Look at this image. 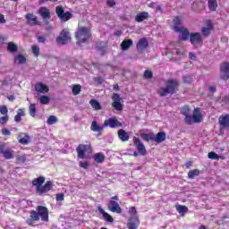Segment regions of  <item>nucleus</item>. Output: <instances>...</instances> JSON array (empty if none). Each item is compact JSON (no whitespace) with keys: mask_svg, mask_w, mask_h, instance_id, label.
I'll return each instance as SVG.
<instances>
[{"mask_svg":"<svg viewBox=\"0 0 229 229\" xmlns=\"http://www.w3.org/2000/svg\"><path fill=\"white\" fill-rule=\"evenodd\" d=\"M107 6H115V0H107Z\"/></svg>","mask_w":229,"mask_h":229,"instance_id":"obj_59","label":"nucleus"},{"mask_svg":"<svg viewBox=\"0 0 229 229\" xmlns=\"http://www.w3.org/2000/svg\"><path fill=\"white\" fill-rule=\"evenodd\" d=\"M203 121V114H201V110L199 108H195L192 116L186 117L187 124H192L194 123H201Z\"/></svg>","mask_w":229,"mask_h":229,"instance_id":"obj_6","label":"nucleus"},{"mask_svg":"<svg viewBox=\"0 0 229 229\" xmlns=\"http://www.w3.org/2000/svg\"><path fill=\"white\" fill-rule=\"evenodd\" d=\"M118 137L123 142L130 140V135L128 134V132H126V131L123 129H120L118 131Z\"/></svg>","mask_w":229,"mask_h":229,"instance_id":"obj_23","label":"nucleus"},{"mask_svg":"<svg viewBox=\"0 0 229 229\" xmlns=\"http://www.w3.org/2000/svg\"><path fill=\"white\" fill-rule=\"evenodd\" d=\"M131 46H133V41L131 39L123 40L121 44L122 51H128Z\"/></svg>","mask_w":229,"mask_h":229,"instance_id":"obj_28","label":"nucleus"},{"mask_svg":"<svg viewBox=\"0 0 229 229\" xmlns=\"http://www.w3.org/2000/svg\"><path fill=\"white\" fill-rule=\"evenodd\" d=\"M182 114L185 115V123H187V117H191V115H189V106L182 107Z\"/></svg>","mask_w":229,"mask_h":229,"instance_id":"obj_46","label":"nucleus"},{"mask_svg":"<svg viewBox=\"0 0 229 229\" xmlns=\"http://www.w3.org/2000/svg\"><path fill=\"white\" fill-rule=\"evenodd\" d=\"M44 182H46V178L44 176L35 178L32 181V185L36 187V192H38V194H46V192H49V191L53 189V182L51 181H47L45 185Z\"/></svg>","mask_w":229,"mask_h":229,"instance_id":"obj_1","label":"nucleus"},{"mask_svg":"<svg viewBox=\"0 0 229 229\" xmlns=\"http://www.w3.org/2000/svg\"><path fill=\"white\" fill-rule=\"evenodd\" d=\"M38 42L44 44V42H46V38L44 37H38Z\"/></svg>","mask_w":229,"mask_h":229,"instance_id":"obj_62","label":"nucleus"},{"mask_svg":"<svg viewBox=\"0 0 229 229\" xmlns=\"http://www.w3.org/2000/svg\"><path fill=\"white\" fill-rule=\"evenodd\" d=\"M38 13L43 17L44 19H50L51 13L49 12V9L47 7H41L38 10Z\"/></svg>","mask_w":229,"mask_h":229,"instance_id":"obj_25","label":"nucleus"},{"mask_svg":"<svg viewBox=\"0 0 229 229\" xmlns=\"http://www.w3.org/2000/svg\"><path fill=\"white\" fill-rule=\"evenodd\" d=\"M18 140H19L20 144L26 145V144L30 143V138L28 134L21 132L18 135Z\"/></svg>","mask_w":229,"mask_h":229,"instance_id":"obj_19","label":"nucleus"},{"mask_svg":"<svg viewBox=\"0 0 229 229\" xmlns=\"http://www.w3.org/2000/svg\"><path fill=\"white\" fill-rule=\"evenodd\" d=\"M165 140V132H158L154 139L155 142H157V144H160V142H164Z\"/></svg>","mask_w":229,"mask_h":229,"instance_id":"obj_30","label":"nucleus"},{"mask_svg":"<svg viewBox=\"0 0 229 229\" xmlns=\"http://www.w3.org/2000/svg\"><path fill=\"white\" fill-rule=\"evenodd\" d=\"M108 126H109V128H119V127L123 126V123H121V122H119L117 120V118L111 117L107 120H105V122H104V128H106Z\"/></svg>","mask_w":229,"mask_h":229,"instance_id":"obj_9","label":"nucleus"},{"mask_svg":"<svg viewBox=\"0 0 229 229\" xmlns=\"http://www.w3.org/2000/svg\"><path fill=\"white\" fill-rule=\"evenodd\" d=\"M72 14L69 12L64 13L59 16V19L63 21V22H67V21H69V19H72Z\"/></svg>","mask_w":229,"mask_h":229,"instance_id":"obj_34","label":"nucleus"},{"mask_svg":"<svg viewBox=\"0 0 229 229\" xmlns=\"http://www.w3.org/2000/svg\"><path fill=\"white\" fill-rule=\"evenodd\" d=\"M208 6L211 12H216L217 10V0H208Z\"/></svg>","mask_w":229,"mask_h":229,"instance_id":"obj_32","label":"nucleus"},{"mask_svg":"<svg viewBox=\"0 0 229 229\" xmlns=\"http://www.w3.org/2000/svg\"><path fill=\"white\" fill-rule=\"evenodd\" d=\"M27 22L30 24V26H35L38 24V20L37 19V16L35 14L28 13L26 15Z\"/></svg>","mask_w":229,"mask_h":229,"instance_id":"obj_21","label":"nucleus"},{"mask_svg":"<svg viewBox=\"0 0 229 229\" xmlns=\"http://www.w3.org/2000/svg\"><path fill=\"white\" fill-rule=\"evenodd\" d=\"M14 62L18 64H26V57L22 55H18L14 57Z\"/></svg>","mask_w":229,"mask_h":229,"instance_id":"obj_35","label":"nucleus"},{"mask_svg":"<svg viewBox=\"0 0 229 229\" xmlns=\"http://www.w3.org/2000/svg\"><path fill=\"white\" fill-rule=\"evenodd\" d=\"M208 158H210L211 160H219V158H222V159L225 158V157H223L217 155L216 152H209V153L208 154Z\"/></svg>","mask_w":229,"mask_h":229,"instance_id":"obj_42","label":"nucleus"},{"mask_svg":"<svg viewBox=\"0 0 229 229\" xmlns=\"http://www.w3.org/2000/svg\"><path fill=\"white\" fill-rule=\"evenodd\" d=\"M64 13V7L62 6H57L56 7V14L60 18V16Z\"/></svg>","mask_w":229,"mask_h":229,"instance_id":"obj_52","label":"nucleus"},{"mask_svg":"<svg viewBox=\"0 0 229 229\" xmlns=\"http://www.w3.org/2000/svg\"><path fill=\"white\" fill-rule=\"evenodd\" d=\"M35 90L40 94H47V92H49V87L42 82H38L35 85Z\"/></svg>","mask_w":229,"mask_h":229,"instance_id":"obj_15","label":"nucleus"},{"mask_svg":"<svg viewBox=\"0 0 229 229\" xmlns=\"http://www.w3.org/2000/svg\"><path fill=\"white\" fill-rule=\"evenodd\" d=\"M24 109H18L17 114L14 116V121L16 123H21V117H24Z\"/></svg>","mask_w":229,"mask_h":229,"instance_id":"obj_37","label":"nucleus"},{"mask_svg":"<svg viewBox=\"0 0 229 229\" xmlns=\"http://www.w3.org/2000/svg\"><path fill=\"white\" fill-rule=\"evenodd\" d=\"M141 139H143V140H155V133L153 132H149V133H141L140 134Z\"/></svg>","mask_w":229,"mask_h":229,"instance_id":"obj_31","label":"nucleus"},{"mask_svg":"<svg viewBox=\"0 0 229 229\" xmlns=\"http://www.w3.org/2000/svg\"><path fill=\"white\" fill-rule=\"evenodd\" d=\"M129 214H130L131 217H138L137 216V209L135 208V207L130 208Z\"/></svg>","mask_w":229,"mask_h":229,"instance_id":"obj_47","label":"nucleus"},{"mask_svg":"<svg viewBox=\"0 0 229 229\" xmlns=\"http://www.w3.org/2000/svg\"><path fill=\"white\" fill-rule=\"evenodd\" d=\"M174 24L175 26H178L179 24H182V19L180 17H177L174 20Z\"/></svg>","mask_w":229,"mask_h":229,"instance_id":"obj_56","label":"nucleus"},{"mask_svg":"<svg viewBox=\"0 0 229 229\" xmlns=\"http://www.w3.org/2000/svg\"><path fill=\"white\" fill-rule=\"evenodd\" d=\"M189 57H190V60H194V61L198 60V57L192 52L189 53Z\"/></svg>","mask_w":229,"mask_h":229,"instance_id":"obj_57","label":"nucleus"},{"mask_svg":"<svg viewBox=\"0 0 229 229\" xmlns=\"http://www.w3.org/2000/svg\"><path fill=\"white\" fill-rule=\"evenodd\" d=\"M6 22V20H4V15L0 14V24H4Z\"/></svg>","mask_w":229,"mask_h":229,"instance_id":"obj_61","label":"nucleus"},{"mask_svg":"<svg viewBox=\"0 0 229 229\" xmlns=\"http://www.w3.org/2000/svg\"><path fill=\"white\" fill-rule=\"evenodd\" d=\"M2 133L4 135H12V132L10 131H8V129H6V128L2 129Z\"/></svg>","mask_w":229,"mask_h":229,"instance_id":"obj_58","label":"nucleus"},{"mask_svg":"<svg viewBox=\"0 0 229 229\" xmlns=\"http://www.w3.org/2000/svg\"><path fill=\"white\" fill-rule=\"evenodd\" d=\"M7 98L9 99V101H13L15 99L14 96H9L7 97Z\"/></svg>","mask_w":229,"mask_h":229,"instance_id":"obj_63","label":"nucleus"},{"mask_svg":"<svg viewBox=\"0 0 229 229\" xmlns=\"http://www.w3.org/2000/svg\"><path fill=\"white\" fill-rule=\"evenodd\" d=\"M65 196L64 193H58L56 194V201H64Z\"/></svg>","mask_w":229,"mask_h":229,"instance_id":"obj_54","label":"nucleus"},{"mask_svg":"<svg viewBox=\"0 0 229 229\" xmlns=\"http://www.w3.org/2000/svg\"><path fill=\"white\" fill-rule=\"evenodd\" d=\"M98 208L99 214H101L103 216V217L106 221H107L108 223H114V218L112 217V216H110L108 213H106V210L103 209V208L98 206Z\"/></svg>","mask_w":229,"mask_h":229,"instance_id":"obj_20","label":"nucleus"},{"mask_svg":"<svg viewBox=\"0 0 229 229\" xmlns=\"http://www.w3.org/2000/svg\"><path fill=\"white\" fill-rule=\"evenodd\" d=\"M29 112L31 117H35V115H37V105L30 104L29 106Z\"/></svg>","mask_w":229,"mask_h":229,"instance_id":"obj_39","label":"nucleus"},{"mask_svg":"<svg viewBox=\"0 0 229 229\" xmlns=\"http://www.w3.org/2000/svg\"><path fill=\"white\" fill-rule=\"evenodd\" d=\"M17 161L21 162V164H24V162H26V155L18 156Z\"/></svg>","mask_w":229,"mask_h":229,"instance_id":"obj_53","label":"nucleus"},{"mask_svg":"<svg viewBox=\"0 0 229 229\" xmlns=\"http://www.w3.org/2000/svg\"><path fill=\"white\" fill-rule=\"evenodd\" d=\"M37 211H31L30 212V217L34 221H38V219H41V221H44L45 223H47L49 221V211L47 210V208L44 206H38L37 208Z\"/></svg>","mask_w":229,"mask_h":229,"instance_id":"obj_2","label":"nucleus"},{"mask_svg":"<svg viewBox=\"0 0 229 229\" xmlns=\"http://www.w3.org/2000/svg\"><path fill=\"white\" fill-rule=\"evenodd\" d=\"M146 47H148V39H146L145 38H142L139 40L137 44V49L138 51H144Z\"/></svg>","mask_w":229,"mask_h":229,"instance_id":"obj_24","label":"nucleus"},{"mask_svg":"<svg viewBox=\"0 0 229 229\" xmlns=\"http://www.w3.org/2000/svg\"><path fill=\"white\" fill-rule=\"evenodd\" d=\"M7 49L11 53H15L17 51V45H15L13 42H9L7 45Z\"/></svg>","mask_w":229,"mask_h":229,"instance_id":"obj_43","label":"nucleus"},{"mask_svg":"<svg viewBox=\"0 0 229 229\" xmlns=\"http://www.w3.org/2000/svg\"><path fill=\"white\" fill-rule=\"evenodd\" d=\"M89 104L91 105L92 108H94V110H101V104H99L98 100L91 99Z\"/></svg>","mask_w":229,"mask_h":229,"instance_id":"obj_38","label":"nucleus"},{"mask_svg":"<svg viewBox=\"0 0 229 229\" xmlns=\"http://www.w3.org/2000/svg\"><path fill=\"white\" fill-rule=\"evenodd\" d=\"M57 123H58V117H56L55 115H50L47 120V123L49 126H52L53 124H56Z\"/></svg>","mask_w":229,"mask_h":229,"instance_id":"obj_36","label":"nucleus"},{"mask_svg":"<svg viewBox=\"0 0 229 229\" xmlns=\"http://www.w3.org/2000/svg\"><path fill=\"white\" fill-rule=\"evenodd\" d=\"M31 49L34 56H38V55H40V47H38V46L33 45Z\"/></svg>","mask_w":229,"mask_h":229,"instance_id":"obj_45","label":"nucleus"},{"mask_svg":"<svg viewBox=\"0 0 229 229\" xmlns=\"http://www.w3.org/2000/svg\"><path fill=\"white\" fill-rule=\"evenodd\" d=\"M35 220L33 218L27 219V225H30V226L34 225Z\"/></svg>","mask_w":229,"mask_h":229,"instance_id":"obj_60","label":"nucleus"},{"mask_svg":"<svg viewBox=\"0 0 229 229\" xmlns=\"http://www.w3.org/2000/svg\"><path fill=\"white\" fill-rule=\"evenodd\" d=\"M176 210L179 212V214H181V216H185V214L189 212V208L186 206L178 205L176 206Z\"/></svg>","mask_w":229,"mask_h":229,"instance_id":"obj_33","label":"nucleus"},{"mask_svg":"<svg viewBox=\"0 0 229 229\" xmlns=\"http://www.w3.org/2000/svg\"><path fill=\"white\" fill-rule=\"evenodd\" d=\"M77 153H78L79 158H87L85 154L92 153V148L90 147V145H83V144L79 145V147L77 148Z\"/></svg>","mask_w":229,"mask_h":229,"instance_id":"obj_7","label":"nucleus"},{"mask_svg":"<svg viewBox=\"0 0 229 229\" xmlns=\"http://www.w3.org/2000/svg\"><path fill=\"white\" fill-rule=\"evenodd\" d=\"M79 165H80V167H82V169H88L89 168V162L80 161Z\"/></svg>","mask_w":229,"mask_h":229,"instance_id":"obj_51","label":"nucleus"},{"mask_svg":"<svg viewBox=\"0 0 229 229\" xmlns=\"http://www.w3.org/2000/svg\"><path fill=\"white\" fill-rule=\"evenodd\" d=\"M93 158L97 164H103L105 162V154L99 152L93 156Z\"/></svg>","mask_w":229,"mask_h":229,"instance_id":"obj_29","label":"nucleus"},{"mask_svg":"<svg viewBox=\"0 0 229 229\" xmlns=\"http://www.w3.org/2000/svg\"><path fill=\"white\" fill-rule=\"evenodd\" d=\"M196 176H199V170L198 169L191 170L188 173V178L193 179L196 178Z\"/></svg>","mask_w":229,"mask_h":229,"instance_id":"obj_41","label":"nucleus"},{"mask_svg":"<svg viewBox=\"0 0 229 229\" xmlns=\"http://www.w3.org/2000/svg\"><path fill=\"white\" fill-rule=\"evenodd\" d=\"M72 90L73 96H78V94L81 92V85L80 84L73 85Z\"/></svg>","mask_w":229,"mask_h":229,"instance_id":"obj_40","label":"nucleus"},{"mask_svg":"<svg viewBox=\"0 0 229 229\" xmlns=\"http://www.w3.org/2000/svg\"><path fill=\"white\" fill-rule=\"evenodd\" d=\"M190 40L194 47H201L203 45V38H201V34L199 33H191Z\"/></svg>","mask_w":229,"mask_h":229,"instance_id":"obj_8","label":"nucleus"},{"mask_svg":"<svg viewBox=\"0 0 229 229\" xmlns=\"http://www.w3.org/2000/svg\"><path fill=\"white\" fill-rule=\"evenodd\" d=\"M122 98L119 94L114 93L113 96V106L115 110H123Z\"/></svg>","mask_w":229,"mask_h":229,"instance_id":"obj_14","label":"nucleus"},{"mask_svg":"<svg viewBox=\"0 0 229 229\" xmlns=\"http://www.w3.org/2000/svg\"><path fill=\"white\" fill-rule=\"evenodd\" d=\"M134 144L140 155H142L144 157V155H146V147H144V144L140 142V140H139V138H134Z\"/></svg>","mask_w":229,"mask_h":229,"instance_id":"obj_17","label":"nucleus"},{"mask_svg":"<svg viewBox=\"0 0 229 229\" xmlns=\"http://www.w3.org/2000/svg\"><path fill=\"white\" fill-rule=\"evenodd\" d=\"M49 101L50 98L47 96H41L39 98V103H41V105H49Z\"/></svg>","mask_w":229,"mask_h":229,"instance_id":"obj_44","label":"nucleus"},{"mask_svg":"<svg viewBox=\"0 0 229 229\" xmlns=\"http://www.w3.org/2000/svg\"><path fill=\"white\" fill-rule=\"evenodd\" d=\"M209 90H210L211 92H216V87L211 86V87L209 88Z\"/></svg>","mask_w":229,"mask_h":229,"instance_id":"obj_64","label":"nucleus"},{"mask_svg":"<svg viewBox=\"0 0 229 229\" xmlns=\"http://www.w3.org/2000/svg\"><path fill=\"white\" fill-rule=\"evenodd\" d=\"M8 114H5L4 116L0 117V124H6L8 123Z\"/></svg>","mask_w":229,"mask_h":229,"instance_id":"obj_50","label":"nucleus"},{"mask_svg":"<svg viewBox=\"0 0 229 229\" xmlns=\"http://www.w3.org/2000/svg\"><path fill=\"white\" fill-rule=\"evenodd\" d=\"M139 225H140L139 217L134 216L129 219L127 226L129 229H137L139 228Z\"/></svg>","mask_w":229,"mask_h":229,"instance_id":"obj_18","label":"nucleus"},{"mask_svg":"<svg viewBox=\"0 0 229 229\" xmlns=\"http://www.w3.org/2000/svg\"><path fill=\"white\" fill-rule=\"evenodd\" d=\"M218 123L220 124L221 130H225L226 128H229V114H222L218 118Z\"/></svg>","mask_w":229,"mask_h":229,"instance_id":"obj_13","label":"nucleus"},{"mask_svg":"<svg viewBox=\"0 0 229 229\" xmlns=\"http://www.w3.org/2000/svg\"><path fill=\"white\" fill-rule=\"evenodd\" d=\"M149 17V13L148 12H142L136 15L135 21L137 22H142V21H146Z\"/></svg>","mask_w":229,"mask_h":229,"instance_id":"obj_26","label":"nucleus"},{"mask_svg":"<svg viewBox=\"0 0 229 229\" xmlns=\"http://www.w3.org/2000/svg\"><path fill=\"white\" fill-rule=\"evenodd\" d=\"M183 81H184V83H191V81H192V77H191V76H184L183 77Z\"/></svg>","mask_w":229,"mask_h":229,"instance_id":"obj_55","label":"nucleus"},{"mask_svg":"<svg viewBox=\"0 0 229 229\" xmlns=\"http://www.w3.org/2000/svg\"><path fill=\"white\" fill-rule=\"evenodd\" d=\"M105 126H101L98 123L97 121H93L90 126V130L92 131H98V133H101V131H103Z\"/></svg>","mask_w":229,"mask_h":229,"instance_id":"obj_27","label":"nucleus"},{"mask_svg":"<svg viewBox=\"0 0 229 229\" xmlns=\"http://www.w3.org/2000/svg\"><path fill=\"white\" fill-rule=\"evenodd\" d=\"M0 114L2 115H8V107L6 106H0Z\"/></svg>","mask_w":229,"mask_h":229,"instance_id":"obj_48","label":"nucleus"},{"mask_svg":"<svg viewBox=\"0 0 229 229\" xmlns=\"http://www.w3.org/2000/svg\"><path fill=\"white\" fill-rule=\"evenodd\" d=\"M76 38L80 44L87 42L90 38V30L87 27H79L76 32Z\"/></svg>","mask_w":229,"mask_h":229,"instance_id":"obj_4","label":"nucleus"},{"mask_svg":"<svg viewBox=\"0 0 229 229\" xmlns=\"http://www.w3.org/2000/svg\"><path fill=\"white\" fill-rule=\"evenodd\" d=\"M108 209L111 212H115L116 214H121V212L123 211L121 209V207L119 206V203H117V201H115V200H111L109 202Z\"/></svg>","mask_w":229,"mask_h":229,"instance_id":"obj_16","label":"nucleus"},{"mask_svg":"<svg viewBox=\"0 0 229 229\" xmlns=\"http://www.w3.org/2000/svg\"><path fill=\"white\" fill-rule=\"evenodd\" d=\"M56 42L59 46H65V44H69V42H71V32H69L68 29H64L61 31L59 36L56 38Z\"/></svg>","mask_w":229,"mask_h":229,"instance_id":"obj_5","label":"nucleus"},{"mask_svg":"<svg viewBox=\"0 0 229 229\" xmlns=\"http://www.w3.org/2000/svg\"><path fill=\"white\" fill-rule=\"evenodd\" d=\"M211 30H214V26L212 25V21H208L207 22V27L202 28V35L204 37H208V35H210Z\"/></svg>","mask_w":229,"mask_h":229,"instance_id":"obj_22","label":"nucleus"},{"mask_svg":"<svg viewBox=\"0 0 229 229\" xmlns=\"http://www.w3.org/2000/svg\"><path fill=\"white\" fill-rule=\"evenodd\" d=\"M220 78L221 80H229V63H223L220 65Z\"/></svg>","mask_w":229,"mask_h":229,"instance_id":"obj_11","label":"nucleus"},{"mask_svg":"<svg viewBox=\"0 0 229 229\" xmlns=\"http://www.w3.org/2000/svg\"><path fill=\"white\" fill-rule=\"evenodd\" d=\"M178 87V81L176 80H170L166 82V87L160 88L157 90V94L161 96L162 98H165V96H167V94H174L176 92V88Z\"/></svg>","mask_w":229,"mask_h":229,"instance_id":"obj_3","label":"nucleus"},{"mask_svg":"<svg viewBox=\"0 0 229 229\" xmlns=\"http://www.w3.org/2000/svg\"><path fill=\"white\" fill-rule=\"evenodd\" d=\"M144 78H147V80H151V78H153V72H151L149 70L145 71Z\"/></svg>","mask_w":229,"mask_h":229,"instance_id":"obj_49","label":"nucleus"},{"mask_svg":"<svg viewBox=\"0 0 229 229\" xmlns=\"http://www.w3.org/2000/svg\"><path fill=\"white\" fill-rule=\"evenodd\" d=\"M174 30L176 33H179L180 40H187L189 38V30L187 29L180 26H174Z\"/></svg>","mask_w":229,"mask_h":229,"instance_id":"obj_10","label":"nucleus"},{"mask_svg":"<svg viewBox=\"0 0 229 229\" xmlns=\"http://www.w3.org/2000/svg\"><path fill=\"white\" fill-rule=\"evenodd\" d=\"M0 154L3 155L7 160L13 158V150L6 148L4 145H0Z\"/></svg>","mask_w":229,"mask_h":229,"instance_id":"obj_12","label":"nucleus"}]
</instances>
